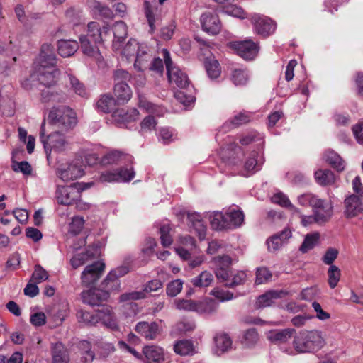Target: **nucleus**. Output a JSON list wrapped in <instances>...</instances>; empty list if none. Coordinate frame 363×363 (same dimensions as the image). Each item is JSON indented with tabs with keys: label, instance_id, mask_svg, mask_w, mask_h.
<instances>
[{
	"label": "nucleus",
	"instance_id": "nucleus-5",
	"mask_svg": "<svg viewBox=\"0 0 363 363\" xmlns=\"http://www.w3.org/2000/svg\"><path fill=\"white\" fill-rule=\"evenodd\" d=\"M161 55L164 57L169 82L181 89H186L189 84L187 75L177 66L174 65L167 49H162Z\"/></svg>",
	"mask_w": 363,
	"mask_h": 363
},
{
	"label": "nucleus",
	"instance_id": "nucleus-10",
	"mask_svg": "<svg viewBox=\"0 0 363 363\" xmlns=\"http://www.w3.org/2000/svg\"><path fill=\"white\" fill-rule=\"evenodd\" d=\"M135 172L133 167L121 168L116 172H105L101 174L100 179L105 182H128L134 178Z\"/></svg>",
	"mask_w": 363,
	"mask_h": 363
},
{
	"label": "nucleus",
	"instance_id": "nucleus-57",
	"mask_svg": "<svg viewBox=\"0 0 363 363\" xmlns=\"http://www.w3.org/2000/svg\"><path fill=\"white\" fill-rule=\"evenodd\" d=\"M170 230L169 224H164L160 228L161 243L164 247H168L172 243V238L169 234Z\"/></svg>",
	"mask_w": 363,
	"mask_h": 363
},
{
	"label": "nucleus",
	"instance_id": "nucleus-22",
	"mask_svg": "<svg viewBox=\"0 0 363 363\" xmlns=\"http://www.w3.org/2000/svg\"><path fill=\"white\" fill-rule=\"evenodd\" d=\"M88 6L92 13L102 18L113 19L114 13L111 9L104 3L97 0H89Z\"/></svg>",
	"mask_w": 363,
	"mask_h": 363
},
{
	"label": "nucleus",
	"instance_id": "nucleus-60",
	"mask_svg": "<svg viewBox=\"0 0 363 363\" xmlns=\"http://www.w3.org/2000/svg\"><path fill=\"white\" fill-rule=\"evenodd\" d=\"M183 287V281L180 279H176L171 281L167 286V294L168 296L174 297L179 294Z\"/></svg>",
	"mask_w": 363,
	"mask_h": 363
},
{
	"label": "nucleus",
	"instance_id": "nucleus-32",
	"mask_svg": "<svg viewBox=\"0 0 363 363\" xmlns=\"http://www.w3.org/2000/svg\"><path fill=\"white\" fill-rule=\"evenodd\" d=\"M144 44H139L138 41L134 39H130L125 45L122 48L120 47V49L117 50L119 53L129 60L131 57H134L137 55V52H140V48Z\"/></svg>",
	"mask_w": 363,
	"mask_h": 363
},
{
	"label": "nucleus",
	"instance_id": "nucleus-63",
	"mask_svg": "<svg viewBox=\"0 0 363 363\" xmlns=\"http://www.w3.org/2000/svg\"><path fill=\"white\" fill-rule=\"evenodd\" d=\"M93 254H89L88 252L86 253H80L75 255L71 259V264L74 268H78L84 264L89 257H92Z\"/></svg>",
	"mask_w": 363,
	"mask_h": 363
},
{
	"label": "nucleus",
	"instance_id": "nucleus-51",
	"mask_svg": "<svg viewBox=\"0 0 363 363\" xmlns=\"http://www.w3.org/2000/svg\"><path fill=\"white\" fill-rule=\"evenodd\" d=\"M248 79L249 76L245 69H236L233 72L232 81L236 86L245 84Z\"/></svg>",
	"mask_w": 363,
	"mask_h": 363
},
{
	"label": "nucleus",
	"instance_id": "nucleus-34",
	"mask_svg": "<svg viewBox=\"0 0 363 363\" xmlns=\"http://www.w3.org/2000/svg\"><path fill=\"white\" fill-rule=\"evenodd\" d=\"M187 218L191 226L197 232L199 238L203 240L205 238L206 227L201 220V215L197 213H191L188 214Z\"/></svg>",
	"mask_w": 363,
	"mask_h": 363
},
{
	"label": "nucleus",
	"instance_id": "nucleus-59",
	"mask_svg": "<svg viewBox=\"0 0 363 363\" xmlns=\"http://www.w3.org/2000/svg\"><path fill=\"white\" fill-rule=\"evenodd\" d=\"M69 84L74 91L82 97L86 96V91L85 87L82 83H81L78 79L72 75H69Z\"/></svg>",
	"mask_w": 363,
	"mask_h": 363
},
{
	"label": "nucleus",
	"instance_id": "nucleus-62",
	"mask_svg": "<svg viewBox=\"0 0 363 363\" xmlns=\"http://www.w3.org/2000/svg\"><path fill=\"white\" fill-rule=\"evenodd\" d=\"M48 279V272L40 265L35 267L32 274V279L36 283H41Z\"/></svg>",
	"mask_w": 363,
	"mask_h": 363
},
{
	"label": "nucleus",
	"instance_id": "nucleus-11",
	"mask_svg": "<svg viewBox=\"0 0 363 363\" xmlns=\"http://www.w3.org/2000/svg\"><path fill=\"white\" fill-rule=\"evenodd\" d=\"M105 264L101 262H96L86 267L82 274V282L86 286L94 284L101 276Z\"/></svg>",
	"mask_w": 363,
	"mask_h": 363
},
{
	"label": "nucleus",
	"instance_id": "nucleus-18",
	"mask_svg": "<svg viewBox=\"0 0 363 363\" xmlns=\"http://www.w3.org/2000/svg\"><path fill=\"white\" fill-rule=\"evenodd\" d=\"M108 298V292L99 289H89L82 293L83 302L91 306H98Z\"/></svg>",
	"mask_w": 363,
	"mask_h": 363
},
{
	"label": "nucleus",
	"instance_id": "nucleus-35",
	"mask_svg": "<svg viewBox=\"0 0 363 363\" xmlns=\"http://www.w3.org/2000/svg\"><path fill=\"white\" fill-rule=\"evenodd\" d=\"M214 342L216 347V353L220 354L227 352L232 347V340L226 334H218L214 337Z\"/></svg>",
	"mask_w": 363,
	"mask_h": 363
},
{
	"label": "nucleus",
	"instance_id": "nucleus-27",
	"mask_svg": "<svg viewBox=\"0 0 363 363\" xmlns=\"http://www.w3.org/2000/svg\"><path fill=\"white\" fill-rule=\"evenodd\" d=\"M291 237V232L289 229L285 228L280 233L272 236L267 241L269 251L275 252L280 249L284 243Z\"/></svg>",
	"mask_w": 363,
	"mask_h": 363
},
{
	"label": "nucleus",
	"instance_id": "nucleus-53",
	"mask_svg": "<svg viewBox=\"0 0 363 363\" xmlns=\"http://www.w3.org/2000/svg\"><path fill=\"white\" fill-rule=\"evenodd\" d=\"M258 340L257 332L255 329H250L245 333L242 342L243 345L249 347L256 344Z\"/></svg>",
	"mask_w": 363,
	"mask_h": 363
},
{
	"label": "nucleus",
	"instance_id": "nucleus-29",
	"mask_svg": "<svg viewBox=\"0 0 363 363\" xmlns=\"http://www.w3.org/2000/svg\"><path fill=\"white\" fill-rule=\"evenodd\" d=\"M40 66H55L56 64V57L54 52V48L52 45L45 43L41 47L40 55Z\"/></svg>",
	"mask_w": 363,
	"mask_h": 363
},
{
	"label": "nucleus",
	"instance_id": "nucleus-1",
	"mask_svg": "<svg viewBox=\"0 0 363 363\" xmlns=\"http://www.w3.org/2000/svg\"><path fill=\"white\" fill-rule=\"evenodd\" d=\"M45 121H44L40 127V140L43 145L45 153L48 157L51 152H62L70 148V139L67 135L68 132H64L60 129L47 134L45 131Z\"/></svg>",
	"mask_w": 363,
	"mask_h": 363
},
{
	"label": "nucleus",
	"instance_id": "nucleus-15",
	"mask_svg": "<svg viewBox=\"0 0 363 363\" xmlns=\"http://www.w3.org/2000/svg\"><path fill=\"white\" fill-rule=\"evenodd\" d=\"M362 199L355 194H352L345 199L344 213L347 218H353L359 213H363V203L361 201Z\"/></svg>",
	"mask_w": 363,
	"mask_h": 363
},
{
	"label": "nucleus",
	"instance_id": "nucleus-42",
	"mask_svg": "<svg viewBox=\"0 0 363 363\" xmlns=\"http://www.w3.org/2000/svg\"><path fill=\"white\" fill-rule=\"evenodd\" d=\"M210 223L215 230H222L229 227V221L227 220L226 213L215 212L210 216Z\"/></svg>",
	"mask_w": 363,
	"mask_h": 363
},
{
	"label": "nucleus",
	"instance_id": "nucleus-49",
	"mask_svg": "<svg viewBox=\"0 0 363 363\" xmlns=\"http://www.w3.org/2000/svg\"><path fill=\"white\" fill-rule=\"evenodd\" d=\"M328 284L330 288L334 289L338 284L340 277V269L335 265H330L328 270Z\"/></svg>",
	"mask_w": 363,
	"mask_h": 363
},
{
	"label": "nucleus",
	"instance_id": "nucleus-25",
	"mask_svg": "<svg viewBox=\"0 0 363 363\" xmlns=\"http://www.w3.org/2000/svg\"><path fill=\"white\" fill-rule=\"evenodd\" d=\"M116 101L118 104L127 103L132 97V91L127 83L116 82L113 89Z\"/></svg>",
	"mask_w": 363,
	"mask_h": 363
},
{
	"label": "nucleus",
	"instance_id": "nucleus-61",
	"mask_svg": "<svg viewBox=\"0 0 363 363\" xmlns=\"http://www.w3.org/2000/svg\"><path fill=\"white\" fill-rule=\"evenodd\" d=\"M157 122L152 116H146L140 123V131L146 133L152 131L156 127Z\"/></svg>",
	"mask_w": 363,
	"mask_h": 363
},
{
	"label": "nucleus",
	"instance_id": "nucleus-44",
	"mask_svg": "<svg viewBox=\"0 0 363 363\" xmlns=\"http://www.w3.org/2000/svg\"><path fill=\"white\" fill-rule=\"evenodd\" d=\"M227 220L229 221L228 228L240 226L244 221V214L240 210L230 209L226 213Z\"/></svg>",
	"mask_w": 363,
	"mask_h": 363
},
{
	"label": "nucleus",
	"instance_id": "nucleus-55",
	"mask_svg": "<svg viewBox=\"0 0 363 363\" xmlns=\"http://www.w3.org/2000/svg\"><path fill=\"white\" fill-rule=\"evenodd\" d=\"M84 220L82 217L74 216L69 225V233L74 235H78L84 228Z\"/></svg>",
	"mask_w": 363,
	"mask_h": 363
},
{
	"label": "nucleus",
	"instance_id": "nucleus-30",
	"mask_svg": "<svg viewBox=\"0 0 363 363\" xmlns=\"http://www.w3.org/2000/svg\"><path fill=\"white\" fill-rule=\"evenodd\" d=\"M57 45L58 52L63 57L73 55L79 48V44L75 40H60Z\"/></svg>",
	"mask_w": 363,
	"mask_h": 363
},
{
	"label": "nucleus",
	"instance_id": "nucleus-26",
	"mask_svg": "<svg viewBox=\"0 0 363 363\" xmlns=\"http://www.w3.org/2000/svg\"><path fill=\"white\" fill-rule=\"evenodd\" d=\"M99 321L107 328L116 330L118 329L117 320L109 306H104L99 310Z\"/></svg>",
	"mask_w": 363,
	"mask_h": 363
},
{
	"label": "nucleus",
	"instance_id": "nucleus-17",
	"mask_svg": "<svg viewBox=\"0 0 363 363\" xmlns=\"http://www.w3.org/2000/svg\"><path fill=\"white\" fill-rule=\"evenodd\" d=\"M135 331L148 340L156 339L160 334L159 325L155 322H139L135 326Z\"/></svg>",
	"mask_w": 363,
	"mask_h": 363
},
{
	"label": "nucleus",
	"instance_id": "nucleus-36",
	"mask_svg": "<svg viewBox=\"0 0 363 363\" xmlns=\"http://www.w3.org/2000/svg\"><path fill=\"white\" fill-rule=\"evenodd\" d=\"M69 356L62 343H56L52 347V363H68Z\"/></svg>",
	"mask_w": 363,
	"mask_h": 363
},
{
	"label": "nucleus",
	"instance_id": "nucleus-38",
	"mask_svg": "<svg viewBox=\"0 0 363 363\" xmlns=\"http://www.w3.org/2000/svg\"><path fill=\"white\" fill-rule=\"evenodd\" d=\"M325 160L339 172L345 169V163L340 156L333 150H327L324 155Z\"/></svg>",
	"mask_w": 363,
	"mask_h": 363
},
{
	"label": "nucleus",
	"instance_id": "nucleus-56",
	"mask_svg": "<svg viewBox=\"0 0 363 363\" xmlns=\"http://www.w3.org/2000/svg\"><path fill=\"white\" fill-rule=\"evenodd\" d=\"M223 12L228 15L241 19H244L247 17L245 11L241 7L231 4L225 6Z\"/></svg>",
	"mask_w": 363,
	"mask_h": 363
},
{
	"label": "nucleus",
	"instance_id": "nucleus-46",
	"mask_svg": "<svg viewBox=\"0 0 363 363\" xmlns=\"http://www.w3.org/2000/svg\"><path fill=\"white\" fill-rule=\"evenodd\" d=\"M272 201L283 207L288 208L291 213H299V210L290 202L288 197L283 193H277L272 197Z\"/></svg>",
	"mask_w": 363,
	"mask_h": 363
},
{
	"label": "nucleus",
	"instance_id": "nucleus-14",
	"mask_svg": "<svg viewBox=\"0 0 363 363\" xmlns=\"http://www.w3.org/2000/svg\"><path fill=\"white\" fill-rule=\"evenodd\" d=\"M255 31L264 37L269 35L276 28V24L269 18L255 14L251 18Z\"/></svg>",
	"mask_w": 363,
	"mask_h": 363
},
{
	"label": "nucleus",
	"instance_id": "nucleus-12",
	"mask_svg": "<svg viewBox=\"0 0 363 363\" xmlns=\"http://www.w3.org/2000/svg\"><path fill=\"white\" fill-rule=\"evenodd\" d=\"M60 71L55 66H40L38 72V80L40 84L44 85L45 88H49L56 84L59 79Z\"/></svg>",
	"mask_w": 363,
	"mask_h": 363
},
{
	"label": "nucleus",
	"instance_id": "nucleus-8",
	"mask_svg": "<svg viewBox=\"0 0 363 363\" xmlns=\"http://www.w3.org/2000/svg\"><path fill=\"white\" fill-rule=\"evenodd\" d=\"M56 174L62 181L69 182L81 177L84 174V169L77 161L61 165L57 168Z\"/></svg>",
	"mask_w": 363,
	"mask_h": 363
},
{
	"label": "nucleus",
	"instance_id": "nucleus-19",
	"mask_svg": "<svg viewBox=\"0 0 363 363\" xmlns=\"http://www.w3.org/2000/svg\"><path fill=\"white\" fill-rule=\"evenodd\" d=\"M138 111L133 108L128 110L123 108L117 109L113 111L111 116L116 123L121 125L136 121L138 118Z\"/></svg>",
	"mask_w": 363,
	"mask_h": 363
},
{
	"label": "nucleus",
	"instance_id": "nucleus-48",
	"mask_svg": "<svg viewBox=\"0 0 363 363\" xmlns=\"http://www.w3.org/2000/svg\"><path fill=\"white\" fill-rule=\"evenodd\" d=\"M174 352L181 355H188L193 352V344L189 340H181L174 346Z\"/></svg>",
	"mask_w": 363,
	"mask_h": 363
},
{
	"label": "nucleus",
	"instance_id": "nucleus-41",
	"mask_svg": "<svg viewBox=\"0 0 363 363\" xmlns=\"http://www.w3.org/2000/svg\"><path fill=\"white\" fill-rule=\"evenodd\" d=\"M116 103V99L111 96L104 94L98 100L96 106L99 111L104 113H109L114 109Z\"/></svg>",
	"mask_w": 363,
	"mask_h": 363
},
{
	"label": "nucleus",
	"instance_id": "nucleus-40",
	"mask_svg": "<svg viewBox=\"0 0 363 363\" xmlns=\"http://www.w3.org/2000/svg\"><path fill=\"white\" fill-rule=\"evenodd\" d=\"M213 275L208 271L202 272L199 275L192 278L191 283L195 287H208L213 281Z\"/></svg>",
	"mask_w": 363,
	"mask_h": 363
},
{
	"label": "nucleus",
	"instance_id": "nucleus-4",
	"mask_svg": "<svg viewBox=\"0 0 363 363\" xmlns=\"http://www.w3.org/2000/svg\"><path fill=\"white\" fill-rule=\"evenodd\" d=\"M323 345V337L317 330L301 331L293 340V347L298 353L313 352L319 350Z\"/></svg>",
	"mask_w": 363,
	"mask_h": 363
},
{
	"label": "nucleus",
	"instance_id": "nucleus-54",
	"mask_svg": "<svg viewBox=\"0 0 363 363\" xmlns=\"http://www.w3.org/2000/svg\"><path fill=\"white\" fill-rule=\"evenodd\" d=\"M103 291H107L108 295L109 293L118 291L120 289V281L116 277H112L108 280V276L102 283Z\"/></svg>",
	"mask_w": 363,
	"mask_h": 363
},
{
	"label": "nucleus",
	"instance_id": "nucleus-6",
	"mask_svg": "<svg viewBox=\"0 0 363 363\" xmlns=\"http://www.w3.org/2000/svg\"><path fill=\"white\" fill-rule=\"evenodd\" d=\"M176 307L179 310L187 311H195L199 313H211L216 311V306L212 301H193L185 299H177L174 301Z\"/></svg>",
	"mask_w": 363,
	"mask_h": 363
},
{
	"label": "nucleus",
	"instance_id": "nucleus-47",
	"mask_svg": "<svg viewBox=\"0 0 363 363\" xmlns=\"http://www.w3.org/2000/svg\"><path fill=\"white\" fill-rule=\"evenodd\" d=\"M319 238L320 235L317 233L308 234L299 248L300 251L303 253H306L308 250L313 249L318 243Z\"/></svg>",
	"mask_w": 363,
	"mask_h": 363
},
{
	"label": "nucleus",
	"instance_id": "nucleus-21",
	"mask_svg": "<svg viewBox=\"0 0 363 363\" xmlns=\"http://www.w3.org/2000/svg\"><path fill=\"white\" fill-rule=\"evenodd\" d=\"M152 55L147 45H143L140 52H137L135 56L134 67L139 72L147 69L150 65Z\"/></svg>",
	"mask_w": 363,
	"mask_h": 363
},
{
	"label": "nucleus",
	"instance_id": "nucleus-64",
	"mask_svg": "<svg viewBox=\"0 0 363 363\" xmlns=\"http://www.w3.org/2000/svg\"><path fill=\"white\" fill-rule=\"evenodd\" d=\"M211 294L215 296L217 299L220 301H226L231 300L233 298V294L220 289H214L211 291Z\"/></svg>",
	"mask_w": 363,
	"mask_h": 363
},
{
	"label": "nucleus",
	"instance_id": "nucleus-16",
	"mask_svg": "<svg viewBox=\"0 0 363 363\" xmlns=\"http://www.w3.org/2000/svg\"><path fill=\"white\" fill-rule=\"evenodd\" d=\"M201 23L203 29L211 35L218 34L221 25L218 15L212 13H205L201 16Z\"/></svg>",
	"mask_w": 363,
	"mask_h": 363
},
{
	"label": "nucleus",
	"instance_id": "nucleus-45",
	"mask_svg": "<svg viewBox=\"0 0 363 363\" xmlns=\"http://www.w3.org/2000/svg\"><path fill=\"white\" fill-rule=\"evenodd\" d=\"M205 67L208 77L211 79H216L220 74V68L217 60L214 57L206 58Z\"/></svg>",
	"mask_w": 363,
	"mask_h": 363
},
{
	"label": "nucleus",
	"instance_id": "nucleus-39",
	"mask_svg": "<svg viewBox=\"0 0 363 363\" xmlns=\"http://www.w3.org/2000/svg\"><path fill=\"white\" fill-rule=\"evenodd\" d=\"M294 333V330L287 328L280 330H272L269 332L267 337L272 342H286L291 337Z\"/></svg>",
	"mask_w": 363,
	"mask_h": 363
},
{
	"label": "nucleus",
	"instance_id": "nucleus-9",
	"mask_svg": "<svg viewBox=\"0 0 363 363\" xmlns=\"http://www.w3.org/2000/svg\"><path fill=\"white\" fill-rule=\"evenodd\" d=\"M81 197V191L75 186L58 187L56 191V199L59 203L72 205Z\"/></svg>",
	"mask_w": 363,
	"mask_h": 363
},
{
	"label": "nucleus",
	"instance_id": "nucleus-13",
	"mask_svg": "<svg viewBox=\"0 0 363 363\" xmlns=\"http://www.w3.org/2000/svg\"><path fill=\"white\" fill-rule=\"evenodd\" d=\"M88 33L86 36L93 40L95 43H102L107 37H110V26L105 23L102 28L96 21H91L87 25Z\"/></svg>",
	"mask_w": 363,
	"mask_h": 363
},
{
	"label": "nucleus",
	"instance_id": "nucleus-3",
	"mask_svg": "<svg viewBox=\"0 0 363 363\" xmlns=\"http://www.w3.org/2000/svg\"><path fill=\"white\" fill-rule=\"evenodd\" d=\"M48 121L53 129H60L64 132H69L77 123L74 111L65 106L52 107L48 113Z\"/></svg>",
	"mask_w": 363,
	"mask_h": 363
},
{
	"label": "nucleus",
	"instance_id": "nucleus-28",
	"mask_svg": "<svg viewBox=\"0 0 363 363\" xmlns=\"http://www.w3.org/2000/svg\"><path fill=\"white\" fill-rule=\"evenodd\" d=\"M113 33L114 36L113 48L115 50H117L120 49L121 43L128 35L127 26L123 21H117L113 26Z\"/></svg>",
	"mask_w": 363,
	"mask_h": 363
},
{
	"label": "nucleus",
	"instance_id": "nucleus-50",
	"mask_svg": "<svg viewBox=\"0 0 363 363\" xmlns=\"http://www.w3.org/2000/svg\"><path fill=\"white\" fill-rule=\"evenodd\" d=\"M68 314V305L61 304L53 309L52 318L57 324H61Z\"/></svg>",
	"mask_w": 363,
	"mask_h": 363
},
{
	"label": "nucleus",
	"instance_id": "nucleus-20",
	"mask_svg": "<svg viewBox=\"0 0 363 363\" xmlns=\"http://www.w3.org/2000/svg\"><path fill=\"white\" fill-rule=\"evenodd\" d=\"M147 363H163L164 362V350L157 345H147L143 349Z\"/></svg>",
	"mask_w": 363,
	"mask_h": 363
},
{
	"label": "nucleus",
	"instance_id": "nucleus-37",
	"mask_svg": "<svg viewBox=\"0 0 363 363\" xmlns=\"http://www.w3.org/2000/svg\"><path fill=\"white\" fill-rule=\"evenodd\" d=\"M77 317L80 323H83L88 325H94L99 322V310L93 313L79 310L77 311Z\"/></svg>",
	"mask_w": 363,
	"mask_h": 363
},
{
	"label": "nucleus",
	"instance_id": "nucleus-31",
	"mask_svg": "<svg viewBox=\"0 0 363 363\" xmlns=\"http://www.w3.org/2000/svg\"><path fill=\"white\" fill-rule=\"evenodd\" d=\"M81 48L83 53L89 57H96L99 55V43H95L93 40L88 36L82 35L79 38Z\"/></svg>",
	"mask_w": 363,
	"mask_h": 363
},
{
	"label": "nucleus",
	"instance_id": "nucleus-58",
	"mask_svg": "<svg viewBox=\"0 0 363 363\" xmlns=\"http://www.w3.org/2000/svg\"><path fill=\"white\" fill-rule=\"evenodd\" d=\"M272 277L271 272L267 267L257 269L255 283L262 284L268 281Z\"/></svg>",
	"mask_w": 363,
	"mask_h": 363
},
{
	"label": "nucleus",
	"instance_id": "nucleus-7",
	"mask_svg": "<svg viewBox=\"0 0 363 363\" xmlns=\"http://www.w3.org/2000/svg\"><path fill=\"white\" fill-rule=\"evenodd\" d=\"M229 47L247 60L254 59L259 50L258 45L251 40L230 43Z\"/></svg>",
	"mask_w": 363,
	"mask_h": 363
},
{
	"label": "nucleus",
	"instance_id": "nucleus-52",
	"mask_svg": "<svg viewBox=\"0 0 363 363\" xmlns=\"http://www.w3.org/2000/svg\"><path fill=\"white\" fill-rule=\"evenodd\" d=\"M257 155V153L256 152H252L245 162V170L247 172L246 176H249L259 169V164L256 159Z\"/></svg>",
	"mask_w": 363,
	"mask_h": 363
},
{
	"label": "nucleus",
	"instance_id": "nucleus-43",
	"mask_svg": "<svg viewBox=\"0 0 363 363\" xmlns=\"http://www.w3.org/2000/svg\"><path fill=\"white\" fill-rule=\"evenodd\" d=\"M279 298V292L276 291H269L259 296L256 301L257 308L270 306L274 301Z\"/></svg>",
	"mask_w": 363,
	"mask_h": 363
},
{
	"label": "nucleus",
	"instance_id": "nucleus-23",
	"mask_svg": "<svg viewBox=\"0 0 363 363\" xmlns=\"http://www.w3.org/2000/svg\"><path fill=\"white\" fill-rule=\"evenodd\" d=\"M67 99V94L62 91H57L50 87L41 90L40 101L42 103H62L65 102Z\"/></svg>",
	"mask_w": 363,
	"mask_h": 363
},
{
	"label": "nucleus",
	"instance_id": "nucleus-33",
	"mask_svg": "<svg viewBox=\"0 0 363 363\" xmlns=\"http://www.w3.org/2000/svg\"><path fill=\"white\" fill-rule=\"evenodd\" d=\"M316 182L320 186L332 185L335 182V177L333 172L329 169H318L314 173Z\"/></svg>",
	"mask_w": 363,
	"mask_h": 363
},
{
	"label": "nucleus",
	"instance_id": "nucleus-2",
	"mask_svg": "<svg viewBox=\"0 0 363 363\" xmlns=\"http://www.w3.org/2000/svg\"><path fill=\"white\" fill-rule=\"evenodd\" d=\"M298 201L303 206H309L312 208L317 223L328 222L333 214L332 203L321 199L313 194L307 193L298 196Z\"/></svg>",
	"mask_w": 363,
	"mask_h": 363
},
{
	"label": "nucleus",
	"instance_id": "nucleus-24",
	"mask_svg": "<svg viewBox=\"0 0 363 363\" xmlns=\"http://www.w3.org/2000/svg\"><path fill=\"white\" fill-rule=\"evenodd\" d=\"M133 160V157L128 154H125L118 150H112L103 157L101 163L104 165L122 162L132 163Z\"/></svg>",
	"mask_w": 363,
	"mask_h": 363
}]
</instances>
